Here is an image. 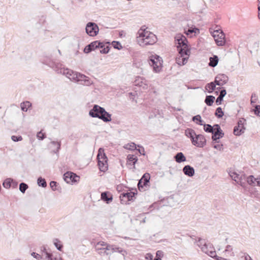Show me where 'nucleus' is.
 Returning a JSON list of instances; mask_svg holds the SVG:
<instances>
[{
  "label": "nucleus",
  "mask_w": 260,
  "mask_h": 260,
  "mask_svg": "<svg viewBox=\"0 0 260 260\" xmlns=\"http://www.w3.org/2000/svg\"><path fill=\"white\" fill-rule=\"evenodd\" d=\"M99 31L96 24L94 22H88L86 26V32L90 36H95Z\"/></svg>",
  "instance_id": "nucleus-11"
},
{
  "label": "nucleus",
  "mask_w": 260,
  "mask_h": 260,
  "mask_svg": "<svg viewBox=\"0 0 260 260\" xmlns=\"http://www.w3.org/2000/svg\"><path fill=\"white\" fill-rule=\"evenodd\" d=\"M138 150L141 154L145 155L144 148L143 147H141V149H139Z\"/></svg>",
  "instance_id": "nucleus-59"
},
{
  "label": "nucleus",
  "mask_w": 260,
  "mask_h": 260,
  "mask_svg": "<svg viewBox=\"0 0 260 260\" xmlns=\"http://www.w3.org/2000/svg\"><path fill=\"white\" fill-rule=\"evenodd\" d=\"M258 16L259 18L260 19V0H258Z\"/></svg>",
  "instance_id": "nucleus-63"
},
{
  "label": "nucleus",
  "mask_w": 260,
  "mask_h": 260,
  "mask_svg": "<svg viewBox=\"0 0 260 260\" xmlns=\"http://www.w3.org/2000/svg\"><path fill=\"white\" fill-rule=\"evenodd\" d=\"M31 104L29 101L22 102L20 104L21 109L23 111L26 112L30 106Z\"/></svg>",
  "instance_id": "nucleus-31"
},
{
  "label": "nucleus",
  "mask_w": 260,
  "mask_h": 260,
  "mask_svg": "<svg viewBox=\"0 0 260 260\" xmlns=\"http://www.w3.org/2000/svg\"><path fill=\"white\" fill-rule=\"evenodd\" d=\"M185 32L187 35H189L193 32H194L195 34L199 33V29L197 28H188L187 31H185Z\"/></svg>",
  "instance_id": "nucleus-42"
},
{
  "label": "nucleus",
  "mask_w": 260,
  "mask_h": 260,
  "mask_svg": "<svg viewBox=\"0 0 260 260\" xmlns=\"http://www.w3.org/2000/svg\"><path fill=\"white\" fill-rule=\"evenodd\" d=\"M257 179H256L253 176L250 175L246 178L247 182L251 185L254 186L256 183V181Z\"/></svg>",
  "instance_id": "nucleus-33"
},
{
  "label": "nucleus",
  "mask_w": 260,
  "mask_h": 260,
  "mask_svg": "<svg viewBox=\"0 0 260 260\" xmlns=\"http://www.w3.org/2000/svg\"><path fill=\"white\" fill-rule=\"evenodd\" d=\"M89 115L93 118H98L105 122L111 121V115L99 105H94L89 111Z\"/></svg>",
  "instance_id": "nucleus-3"
},
{
  "label": "nucleus",
  "mask_w": 260,
  "mask_h": 260,
  "mask_svg": "<svg viewBox=\"0 0 260 260\" xmlns=\"http://www.w3.org/2000/svg\"><path fill=\"white\" fill-rule=\"evenodd\" d=\"M37 183L39 186L42 187H45L47 186V183L45 179H43L42 177H39L38 179Z\"/></svg>",
  "instance_id": "nucleus-37"
},
{
  "label": "nucleus",
  "mask_w": 260,
  "mask_h": 260,
  "mask_svg": "<svg viewBox=\"0 0 260 260\" xmlns=\"http://www.w3.org/2000/svg\"><path fill=\"white\" fill-rule=\"evenodd\" d=\"M226 251H230V253H229V255H235L234 252L233 251V248L232 247L228 245L225 247Z\"/></svg>",
  "instance_id": "nucleus-46"
},
{
  "label": "nucleus",
  "mask_w": 260,
  "mask_h": 260,
  "mask_svg": "<svg viewBox=\"0 0 260 260\" xmlns=\"http://www.w3.org/2000/svg\"><path fill=\"white\" fill-rule=\"evenodd\" d=\"M219 36H218V37H217L216 38H214V40L216 43V44L219 46H223L225 43V38H223V39H220L219 38H220V37H219Z\"/></svg>",
  "instance_id": "nucleus-36"
},
{
  "label": "nucleus",
  "mask_w": 260,
  "mask_h": 260,
  "mask_svg": "<svg viewBox=\"0 0 260 260\" xmlns=\"http://www.w3.org/2000/svg\"><path fill=\"white\" fill-rule=\"evenodd\" d=\"M187 41L185 36L178 34L175 37V43L177 49H187Z\"/></svg>",
  "instance_id": "nucleus-10"
},
{
  "label": "nucleus",
  "mask_w": 260,
  "mask_h": 260,
  "mask_svg": "<svg viewBox=\"0 0 260 260\" xmlns=\"http://www.w3.org/2000/svg\"><path fill=\"white\" fill-rule=\"evenodd\" d=\"M93 247L95 251L101 256L111 254L109 249L111 248L110 244L104 241H101L96 243H94Z\"/></svg>",
  "instance_id": "nucleus-6"
},
{
  "label": "nucleus",
  "mask_w": 260,
  "mask_h": 260,
  "mask_svg": "<svg viewBox=\"0 0 260 260\" xmlns=\"http://www.w3.org/2000/svg\"><path fill=\"white\" fill-rule=\"evenodd\" d=\"M202 251L211 257L215 256V250L214 248L210 244H207L206 245L201 247Z\"/></svg>",
  "instance_id": "nucleus-15"
},
{
  "label": "nucleus",
  "mask_w": 260,
  "mask_h": 260,
  "mask_svg": "<svg viewBox=\"0 0 260 260\" xmlns=\"http://www.w3.org/2000/svg\"><path fill=\"white\" fill-rule=\"evenodd\" d=\"M214 30H218V31H222L221 29V27L219 25H216L213 29Z\"/></svg>",
  "instance_id": "nucleus-62"
},
{
  "label": "nucleus",
  "mask_w": 260,
  "mask_h": 260,
  "mask_svg": "<svg viewBox=\"0 0 260 260\" xmlns=\"http://www.w3.org/2000/svg\"><path fill=\"white\" fill-rule=\"evenodd\" d=\"M255 47L260 48V40L258 41L257 42L255 43Z\"/></svg>",
  "instance_id": "nucleus-64"
},
{
  "label": "nucleus",
  "mask_w": 260,
  "mask_h": 260,
  "mask_svg": "<svg viewBox=\"0 0 260 260\" xmlns=\"http://www.w3.org/2000/svg\"><path fill=\"white\" fill-rule=\"evenodd\" d=\"M176 161L178 163H181L186 160V157L182 152L177 153L174 156Z\"/></svg>",
  "instance_id": "nucleus-28"
},
{
  "label": "nucleus",
  "mask_w": 260,
  "mask_h": 260,
  "mask_svg": "<svg viewBox=\"0 0 260 260\" xmlns=\"http://www.w3.org/2000/svg\"><path fill=\"white\" fill-rule=\"evenodd\" d=\"M197 245L199 247L201 248V247L204 246V245H206L207 243H206L205 240L202 239L200 238L198 239V240L197 241Z\"/></svg>",
  "instance_id": "nucleus-43"
},
{
  "label": "nucleus",
  "mask_w": 260,
  "mask_h": 260,
  "mask_svg": "<svg viewBox=\"0 0 260 260\" xmlns=\"http://www.w3.org/2000/svg\"><path fill=\"white\" fill-rule=\"evenodd\" d=\"M137 41L140 46L145 47L155 43L157 38L154 34L142 27L138 31Z\"/></svg>",
  "instance_id": "nucleus-2"
},
{
  "label": "nucleus",
  "mask_w": 260,
  "mask_h": 260,
  "mask_svg": "<svg viewBox=\"0 0 260 260\" xmlns=\"http://www.w3.org/2000/svg\"><path fill=\"white\" fill-rule=\"evenodd\" d=\"M211 133L212 134V139L213 141H216L224 136V133L218 124L214 125V130Z\"/></svg>",
  "instance_id": "nucleus-12"
},
{
  "label": "nucleus",
  "mask_w": 260,
  "mask_h": 260,
  "mask_svg": "<svg viewBox=\"0 0 260 260\" xmlns=\"http://www.w3.org/2000/svg\"><path fill=\"white\" fill-rule=\"evenodd\" d=\"M101 199L107 203H109L112 201L113 196L109 192L105 191L101 193Z\"/></svg>",
  "instance_id": "nucleus-24"
},
{
  "label": "nucleus",
  "mask_w": 260,
  "mask_h": 260,
  "mask_svg": "<svg viewBox=\"0 0 260 260\" xmlns=\"http://www.w3.org/2000/svg\"><path fill=\"white\" fill-rule=\"evenodd\" d=\"M73 41L77 45L74 46H73L74 47L78 48H79L80 47H82L81 46V45H80V40H79V39L78 38H74Z\"/></svg>",
  "instance_id": "nucleus-45"
},
{
  "label": "nucleus",
  "mask_w": 260,
  "mask_h": 260,
  "mask_svg": "<svg viewBox=\"0 0 260 260\" xmlns=\"http://www.w3.org/2000/svg\"><path fill=\"white\" fill-rule=\"evenodd\" d=\"M53 70L58 74L66 76L68 78L74 82H82L81 84L89 86L92 84V81L85 75L78 73L68 68H66L62 63L56 62L53 66Z\"/></svg>",
  "instance_id": "nucleus-1"
},
{
  "label": "nucleus",
  "mask_w": 260,
  "mask_h": 260,
  "mask_svg": "<svg viewBox=\"0 0 260 260\" xmlns=\"http://www.w3.org/2000/svg\"><path fill=\"white\" fill-rule=\"evenodd\" d=\"M197 124H199L200 125H204L205 123H204V122L203 120H202V118L200 120L199 122H196Z\"/></svg>",
  "instance_id": "nucleus-61"
},
{
  "label": "nucleus",
  "mask_w": 260,
  "mask_h": 260,
  "mask_svg": "<svg viewBox=\"0 0 260 260\" xmlns=\"http://www.w3.org/2000/svg\"><path fill=\"white\" fill-rule=\"evenodd\" d=\"M223 101V98L218 96L216 100V103L217 105H220L221 104L222 101Z\"/></svg>",
  "instance_id": "nucleus-54"
},
{
  "label": "nucleus",
  "mask_w": 260,
  "mask_h": 260,
  "mask_svg": "<svg viewBox=\"0 0 260 260\" xmlns=\"http://www.w3.org/2000/svg\"><path fill=\"white\" fill-rule=\"evenodd\" d=\"M245 120L244 119H240L238 122V124L234 128V134L236 136H240L244 133L245 127H244V122Z\"/></svg>",
  "instance_id": "nucleus-13"
},
{
  "label": "nucleus",
  "mask_w": 260,
  "mask_h": 260,
  "mask_svg": "<svg viewBox=\"0 0 260 260\" xmlns=\"http://www.w3.org/2000/svg\"><path fill=\"white\" fill-rule=\"evenodd\" d=\"M110 252H111V254L112 253H114L115 252H118L121 254H122L124 256L127 254V252L125 250H123L121 248L119 247H117L114 245H111L110 244Z\"/></svg>",
  "instance_id": "nucleus-21"
},
{
  "label": "nucleus",
  "mask_w": 260,
  "mask_h": 260,
  "mask_svg": "<svg viewBox=\"0 0 260 260\" xmlns=\"http://www.w3.org/2000/svg\"><path fill=\"white\" fill-rule=\"evenodd\" d=\"M148 61L150 66L153 68V71L155 73H159L162 67V59L157 55H151L149 56Z\"/></svg>",
  "instance_id": "nucleus-5"
},
{
  "label": "nucleus",
  "mask_w": 260,
  "mask_h": 260,
  "mask_svg": "<svg viewBox=\"0 0 260 260\" xmlns=\"http://www.w3.org/2000/svg\"><path fill=\"white\" fill-rule=\"evenodd\" d=\"M228 77L224 74H218L215 78L214 82L217 85L222 86L228 81Z\"/></svg>",
  "instance_id": "nucleus-16"
},
{
  "label": "nucleus",
  "mask_w": 260,
  "mask_h": 260,
  "mask_svg": "<svg viewBox=\"0 0 260 260\" xmlns=\"http://www.w3.org/2000/svg\"><path fill=\"white\" fill-rule=\"evenodd\" d=\"M53 244L58 250L61 251L63 246L60 240H59L58 239H54Z\"/></svg>",
  "instance_id": "nucleus-35"
},
{
  "label": "nucleus",
  "mask_w": 260,
  "mask_h": 260,
  "mask_svg": "<svg viewBox=\"0 0 260 260\" xmlns=\"http://www.w3.org/2000/svg\"><path fill=\"white\" fill-rule=\"evenodd\" d=\"M223 252L224 253L225 256H226V257H232V256H234V255H229V253H230V251H226V249H225L224 251H223Z\"/></svg>",
  "instance_id": "nucleus-60"
},
{
  "label": "nucleus",
  "mask_w": 260,
  "mask_h": 260,
  "mask_svg": "<svg viewBox=\"0 0 260 260\" xmlns=\"http://www.w3.org/2000/svg\"><path fill=\"white\" fill-rule=\"evenodd\" d=\"M226 90L224 89H223L220 91V94H219V96L223 99V97L226 95Z\"/></svg>",
  "instance_id": "nucleus-53"
},
{
  "label": "nucleus",
  "mask_w": 260,
  "mask_h": 260,
  "mask_svg": "<svg viewBox=\"0 0 260 260\" xmlns=\"http://www.w3.org/2000/svg\"><path fill=\"white\" fill-rule=\"evenodd\" d=\"M37 137L38 138V139L42 140L45 138V134L42 133V132L41 131L38 133Z\"/></svg>",
  "instance_id": "nucleus-49"
},
{
  "label": "nucleus",
  "mask_w": 260,
  "mask_h": 260,
  "mask_svg": "<svg viewBox=\"0 0 260 260\" xmlns=\"http://www.w3.org/2000/svg\"><path fill=\"white\" fill-rule=\"evenodd\" d=\"M179 50V55L176 59V63L179 66H183L187 61L190 50Z\"/></svg>",
  "instance_id": "nucleus-9"
},
{
  "label": "nucleus",
  "mask_w": 260,
  "mask_h": 260,
  "mask_svg": "<svg viewBox=\"0 0 260 260\" xmlns=\"http://www.w3.org/2000/svg\"><path fill=\"white\" fill-rule=\"evenodd\" d=\"M28 185L26 183L23 182L21 183L19 185V190L21 192L23 193L25 192L26 190L28 188Z\"/></svg>",
  "instance_id": "nucleus-41"
},
{
  "label": "nucleus",
  "mask_w": 260,
  "mask_h": 260,
  "mask_svg": "<svg viewBox=\"0 0 260 260\" xmlns=\"http://www.w3.org/2000/svg\"><path fill=\"white\" fill-rule=\"evenodd\" d=\"M212 28H210V33L212 34V37L214 38H216L217 37H218V36H219V37H220V39H223V38H225V35L223 33V31H218V30H212Z\"/></svg>",
  "instance_id": "nucleus-26"
},
{
  "label": "nucleus",
  "mask_w": 260,
  "mask_h": 260,
  "mask_svg": "<svg viewBox=\"0 0 260 260\" xmlns=\"http://www.w3.org/2000/svg\"><path fill=\"white\" fill-rule=\"evenodd\" d=\"M223 112L221 107H218L215 111V115L218 118H221L223 116Z\"/></svg>",
  "instance_id": "nucleus-39"
},
{
  "label": "nucleus",
  "mask_w": 260,
  "mask_h": 260,
  "mask_svg": "<svg viewBox=\"0 0 260 260\" xmlns=\"http://www.w3.org/2000/svg\"><path fill=\"white\" fill-rule=\"evenodd\" d=\"M50 144L52 145V148H53L52 151L54 153H57L60 149L61 142L53 141L51 142Z\"/></svg>",
  "instance_id": "nucleus-25"
},
{
  "label": "nucleus",
  "mask_w": 260,
  "mask_h": 260,
  "mask_svg": "<svg viewBox=\"0 0 260 260\" xmlns=\"http://www.w3.org/2000/svg\"><path fill=\"white\" fill-rule=\"evenodd\" d=\"M145 257L147 260H152L153 256L152 254L148 253L146 254Z\"/></svg>",
  "instance_id": "nucleus-52"
},
{
  "label": "nucleus",
  "mask_w": 260,
  "mask_h": 260,
  "mask_svg": "<svg viewBox=\"0 0 260 260\" xmlns=\"http://www.w3.org/2000/svg\"><path fill=\"white\" fill-rule=\"evenodd\" d=\"M184 174L189 177H192L194 174V170L189 165L185 166L183 168Z\"/></svg>",
  "instance_id": "nucleus-22"
},
{
  "label": "nucleus",
  "mask_w": 260,
  "mask_h": 260,
  "mask_svg": "<svg viewBox=\"0 0 260 260\" xmlns=\"http://www.w3.org/2000/svg\"><path fill=\"white\" fill-rule=\"evenodd\" d=\"M185 134L186 137L190 139L192 144H193L197 135L194 131L191 128H187L185 131Z\"/></svg>",
  "instance_id": "nucleus-23"
},
{
  "label": "nucleus",
  "mask_w": 260,
  "mask_h": 260,
  "mask_svg": "<svg viewBox=\"0 0 260 260\" xmlns=\"http://www.w3.org/2000/svg\"><path fill=\"white\" fill-rule=\"evenodd\" d=\"M253 111L256 115L260 116V105H255Z\"/></svg>",
  "instance_id": "nucleus-44"
},
{
  "label": "nucleus",
  "mask_w": 260,
  "mask_h": 260,
  "mask_svg": "<svg viewBox=\"0 0 260 260\" xmlns=\"http://www.w3.org/2000/svg\"><path fill=\"white\" fill-rule=\"evenodd\" d=\"M150 177L148 173H145L141 179L139 181L138 183V187L140 189L141 188H143L144 186H146L148 183L149 182Z\"/></svg>",
  "instance_id": "nucleus-18"
},
{
  "label": "nucleus",
  "mask_w": 260,
  "mask_h": 260,
  "mask_svg": "<svg viewBox=\"0 0 260 260\" xmlns=\"http://www.w3.org/2000/svg\"><path fill=\"white\" fill-rule=\"evenodd\" d=\"M257 100V96L255 93H252L251 96V104L255 103Z\"/></svg>",
  "instance_id": "nucleus-47"
},
{
  "label": "nucleus",
  "mask_w": 260,
  "mask_h": 260,
  "mask_svg": "<svg viewBox=\"0 0 260 260\" xmlns=\"http://www.w3.org/2000/svg\"><path fill=\"white\" fill-rule=\"evenodd\" d=\"M138 159L136 156L133 154H128L127 156V165L131 166L133 169H135V164Z\"/></svg>",
  "instance_id": "nucleus-19"
},
{
  "label": "nucleus",
  "mask_w": 260,
  "mask_h": 260,
  "mask_svg": "<svg viewBox=\"0 0 260 260\" xmlns=\"http://www.w3.org/2000/svg\"><path fill=\"white\" fill-rule=\"evenodd\" d=\"M216 84L214 82H211L206 84L205 89L208 91L209 93H212L215 89H216ZM220 89V87L217 88V89L218 90Z\"/></svg>",
  "instance_id": "nucleus-27"
},
{
  "label": "nucleus",
  "mask_w": 260,
  "mask_h": 260,
  "mask_svg": "<svg viewBox=\"0 0 260 260\" xmlns=\"http://www.w3.org/2000/svg\"><path fill=\"white\" fill-rule=\"evenodd\" d=\"M11 139L14 142H18L22 140L21 136H12Z\"/></svg>",
  "instance_id": "nucleus-48"
},
{
  "label": "nucleus",
  "mask_w": 260,
  "mask_h": 260,
  "mask_svg": "<svg viewBox=\"0 0 260 260\" xmlns=\"http://www.w3.org/2000/svg\"><path fill=\"white\" fill-rule=\"evenodd\" d=\"M135 193L134 192H124L120 194V198H122L121 200H122L123 198H126L128 201H131L133 200V198L135 196Z\"/></svg>",
  "instance_id": "nucleus-30"
},
{
  "label": "nucleus",
  "mask_w": 260,
  "mask_h": 260,
  "mask_svg": "<svg viewBox=\"0 0 260 260\" xmlns=\"http://www.w3.org/2000/svg\"><path fill=\"white\" fill-rule=\"evenodd\" d=\"M229 175L237 183L239 184L243 187H245L246 185V178L245 174L243 172H240L238 173L237 172L230 170L229 172Z\"/></svg>",
  "instance_id": "nucleus-8"
},
{
  "label": "nucleus",
  "mask_w": 260,
  "mask_h": 260,
  "mask_svg": "<svg viewBox=\"0 0 260 260\" xmlns=\"http://www.w3.org/2000/svg\"><path fill=\"white\" fill-rule=\"evenodd\" d=\"M215 100V97L213 95H207L206 97L205 103L209 106H211L212 105L214 101Z\"/></svg>",
  "instance_id": "nucleus-32"
},
{
  "label": "nucleus",
  "mask_w": 260,
  "mask_h": 260,
  "mask_svg": "<svg viewBox=\"0 0 260 260\" xmlns=\"http://www.w3.org/2000/svg\"><path fill=\"white\" fill-rule=\"evenodd\" d=\"M97 159L100 170L102 172L106 171L108 169V158L104 153L103 148H100L99 149Z\"/></svg>",
  "instance_id": "nucleus-7"
},
{
  "label": "nucleus",
  "mask_w": 260,
  "mask_h": 260,
  "mask_svg": "<svg viewBox=\"0 0 260 260\" xmlns=\"http://www.w3.org/2000/svg\"><path fill=\"white\" fill-rule=\"evenodd\" d=\"M209 66L211 67H215L217 65L218 62V58L216 55H214L213 57H210L209 58Z\"/></svg>",
  "instance_id": "nucleus-29"
},
{
  "label": "nucleus",
  "mask_w": 260,
  "mask_h": 260,
  "mask_svg": "<svg viewBox=\"0 0 260 260\" xmlns=\"http://www.w3.org/2000/svg\"><path fill=\"white\" fill-rule=\"evenodd\" d=\"M193 144L198 147H203L206 144V140L202 135H197Z\"/></svg>",
  "instance_id": "nucleus-17"
},
{
  "label": "nucleus",
  "mask_w": 260,
  "mask_h": 260,
  "mask_svg": "<svg viewBox=\"0 0 260 260\" xmlns=\"http://www.w3.org/2000/svg\"><path fill=\"white\" fill-rule=\"evenodd\" d=\"M56 185H57V183L55 181H52L50 182V187L52 189V190H55L56 189Z\"/></svg>",
  "instance_id": "nucleus-50"
},
{
  "label": "nucleus",
  "mask_w": 260,
  "mask_h": 260,
  "mask_svg": "<svg viewBox=\"0 0 260 260\" xmlns=\"http://www.w3.org/2000/svg\"><path fill=\"white\" fill-rule=\"evenodd\" d=\"M222 146L223 145L222 144H215L213 145V147L215 149L221 150L222 149Z\"/></svg>",
  "instance_id": "nucleus-55"
},
{
  "label": "nucleus",
  "mask_w": 260,
  "mask_h": 260,
  "mask_svg": "<svg viewBox=\"0 0 260 260\" xmlns=\"http://www.w3.org/2000/svg\"><path fill=\"white\" fill-rule=\"evenodd\" d=\"M45 257L48 260H62L59 255L53 254L48 251H44Z\"/></svg>",
  "instance_id": "nucleus-20"
},
{
  "label": "nucleus",
  "mask_w": 260,
  "mask_h": 260,
  "mask_svg": "<svg viewBox=\"0 0 260 260\" xmlns=\"http://www.w3.org/2000/svg\"><path fill=\"white\" fill-rule=\"evenodd\" d=\"M201 118V116L200 115H197L192 117V121L194 122H199Z\"/></svg>",
  "instance_id": "nucleus-51"
},
{
  "label": "nucleus",
  "mask_w": 260,
  "mask_h": 260,
  "mask_svg": "<svg viewBox=\"0 0 260 260\" xmlns=\"http://www.w3.org/2000/svg\"><path fill=\"white\" fill-rule=\"evenodd\" d=\"M31 255L33 257L36 258L37 259H40L41 258V256L39 254H38L36 252H34L31 253Z\"/></svg>",
  "instance_id": "nucleus-57"
},
{
  "label": "nucleus",
  "mask_w": 260,
  "mask_h": 260,
  "mask_svg": "<svg viewBox=\"0 0 260 260\" xmlns=\"http://www.w3.org/2000/svg\"><path fill=\"white\" fill-rule=\"evenodd\" d=\"M125 148L132 150H136L137 149L136 144L133 142L128 143L125 145Z\"/></svg>",
  "instance_id": "nucleus-40"
},
{
  "label": "nucleus",
  "mask_w": 260,
  "mask_h": 260,
  "mask_svg": "<svg viewBox=\"0 0 260 260\" xmlns=\"http://www.w3.org/2000/svg\"><path fill=\"white\" fill-rule=\"evenodd\" d=\"M79 177L71 172H67L63 175V179L68 183H71L77 181Z\"/></svg>",
  "instance_id": "nucleus-14"
},
{
  "label": "nucleus",
  "mask_w": 260,
  "mask_h": 260,
  "mask_svg": "<svg viewBox=\"0 0 260 260\" xmlns=\"http://www.w3.org/2000/svg\"><path fill=\"white\" fill-rule=\"evenodd\" d=\"M156 257L161 258L163 255L164 252L161 250H158L156 253Z\"/></svg>",
  "instance_id": "nucleus-56"
},
{
  "label": "nucleus",
  "mask_w": 260,
  "mask_h": 260,
  "mask_svg": "<svg viewBox=\"0 0 260 260\" xmlns=\"http://www.w3.org/2000/svg\"><path fill=\"white\" fill-rule=\"evenodd\" d=\"M214 128V125L212 126L210 124H205L204 125V129L206 132L211 133L213 131Z\"/></svg>",
  "instance_id": "nucleus-38"
},
{
  "label": "nucleus",
  "mask_w": 260,
  "mask_h": 260,
  "mask_svg": "<svg viewBox=\"0 0 260 260\" xmlns=\"http://www.w3.org/2000/svg\"><path fill=\"white\" fill-rule=\"evenodd\" d=\"M12 183H13V180L11 178H7L4 180L3 185L6 188H9Z\"/></svg>",
  "instance_id": "nucleus-34"
},
{
  "label": "nucleus",
  "mask_w": 260,
  "mask_h": 260,
  "mask_svg": "<svg viewBox=\"0 0 260 260\" xmlns=\"http://www.w3.org/2000/svg\"><path fill=\"white\" fill-rule=\"evenodd\" d=\"M244 260H253L252 258L248 254H245L244 256Z\"/></svg>",
  "instance_id": "nucleus-58"
},
{
  "label": "nucleus",
  "mask_w": 260,
  "mask_h": 260,
  "mask_svg": "<svg viewBox=\"0 0 260 260\" xmlns=\"http://www.w3.org/2000/svg\"><path fill=\"white\" fill-rule=\"evenodd\" d=\"M118 49L122 48L120 43L118 41H113L111 43L109 42L94 41L86 45L84 49Z\"/></svg>",
  "instance_id": "nucleus-4"
}]
</instances>
